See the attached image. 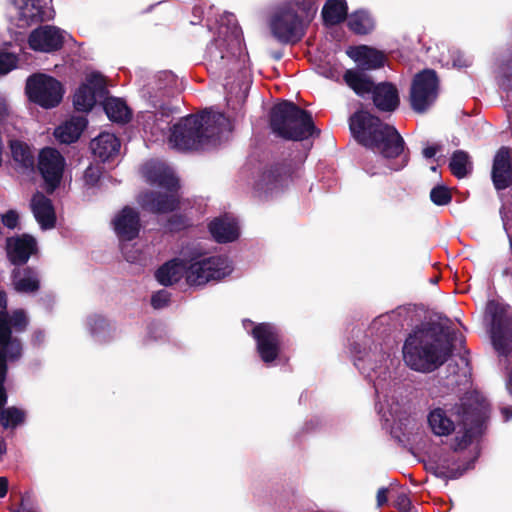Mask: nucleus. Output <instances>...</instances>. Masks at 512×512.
Here are the masks:
<instances>
[{"mask_svg": "<svg viewBox=\"0 0 512 512\" xmlns=\"http://www.w3.org/2000/svg\"><path fill=\"white\" fill-rule=\"evenodd\" d=\"M14 168L21 173L28 174L35 170V156L32 147L18 139H11L8 142Z\"/></svg>", "mask_w": 512, "mask_h": 512, "instance_id": "24", "label": "nucleus"}, {"mask_svg": "<svg viewBox=\"0 0 512 512\" xmlns=\"http://www.w3.org/2000/svg\"><path fill=\"white\" fill-rule=\"evenodd\" d=\"M6 381H0V409H2L8 401V393L5 387Z\"/></svg>", "mask_w": 512, "mask_h": 512, "instance_id": "50", "label": "nucleus"}, {"mask_svg": "<svg viewBox=\"0 0 512 512\" xmlns=\"http://www.w3.org/2000/svg\"><path fill=\"white\" fill-rule=\"evenodd\" d=\"M88 121L84 116H74L63 126L55 130L56 137L60 142L70 144L77 141L82 132L86 129Z\"/></svg>", "mask_w": 512, "mask_h": 512, "instance_id": "33", "label": "nucleus"}, {"mask_svg": "<svg viewBox=\"0 0 512 512\" xmlns=\"http://www.w3.org/2000/svg\"><path fill=\"white\" fill-rule=\"evenodd\" d=\"M29 494L25 493L21 496V501L19 504V508H10L11 512H37L36 509L32 505H28L27 501L29 498Z\"/></svg>", "mask_w": 512, "mask_h": 512, "instance_id": "47", "label": "nucleus"}, {"mask_svg": "<svg viewBox=\"0 0 512 512\" xmlns=\"http://www.w3.org/2000/svg\"><path fill=\"white\" fill-rule=\"evenodd\" d=\"M449 169L458 179L466 177L472 170L469 154L464 150L454 151L449 161Z\"/></svg>", "mask_w": 512, "mask_h": 512, "instance_id": "36", "label": "nucleus"}, {"mask_svg": "<svg viewBox=\"0 0 512 512\" xmlns=\"http://www.w3.org/2000/svg\"><path fill=\"white\" fill-rule=\"evenodd\" d=\"M191 226L190 219L183 214H173L167 219L166 228L170 232H179Z\"/></svg>", "mask_w": 512, "mask_h": 512, "instance_id": "41", "label": "nucleus"}, {"mask_svg": "<svg viewBox=\"0 0 512 512\" xmlns=\"http://www.w3.org/2000/svg\"><path fill=\"white\" fill-rule=\"evenodd\" d=\"M228 123L224 113L206 109L182 117L171 128L169 141L181 151L203 150L219 140Z\"/></svg>", "mask_w": 512, "mask_h": 512, "instance_id": "3", "label": "nucleus"}, {"mask_svg": "<svg viewBox=\"0 0 512 512\" xmlns=\"http://www.w3.org/2000/svg\"><path fill=\"white\" fill-rule=\"evenodd\" d=\"M112 224L120 241L136 239L142 227L139 212L130 206H124L115 215Z\"/></svg>", "mask_w": 512, "mask_h": 512, "instance_id": "17", "label": "nucleus"}, {"mask_svg": "<svg viewBox=\"0 0 512 512\" xmlns=\"http://www.w3.org/2000/svg\"><path fill=\"white\" fill-rule=\"evenodd\" d=\"M324 76L331 79V80H334V81H339V78H340V72L337 70V68H334V67H330L328 69H326L324 72H323Z\"/></svg>", "mask_w": 512, "mask_h": 512, "instance_id": "52", "label": "nucleus"}, {"mask_svg": "<svg viewBox=\"0 0 512 512\" xmlns=\"http://www.w3.org/2000/svg\"><path fill=\"white\" fill-rule=\"evenodd\" d=\"M11 280L18 293H35L40 288L38 273L29 266L15 267L11 273Z\"/></svg>", "mask_w": 512, "mask_h": 512, "instance_id": "27", "label": "nucleus"}, {"mask_svg": "<svg viewBox=\"0 0 512 512\" xmlns=\"http://www.w3.org/2000/svg\"><path fill=\"white\" fill-rule=\"evenodd\" d=\"M430 200L436 206H446L452 202V191L443 184L434 186L430 191Z\"/></svg>", "mask_w": 512, "mask_h": 512, "instance_id": "39", "label": "nucleus"}, {"mask_svg": "<svg viewBox=\"0 0 512 512\" xmlns=\"http://www.w3.org/2000/svg\"><path fill=\"white\" fill-rule=\"evenodd\" d=\"M0 319L8 327L9 339L8 345L11 350L23 353V343L20 338L13 336V332L22 333L26 331L29 325V319L23 309L8 311H0Z\"/></svg>", "mask_w": 512, "mask_h": 512, "instance_id": "21", "label": "nucleus"}, {"mask_svg": "<svg viewBox=\"0 0 512 512\" xmlns=\"http://www.w3.org/2000/svg\"><path fill=\"white\" fill-rule=\"evenodd\" d=\"M268 26L271 35L283 45H294L306 34V25L297 10L290 5L276 9L270 16Z\"/></svg>", "mask_w": 512, "mask_h": 512, "instance_id": "8", "label": "nucleus"}, {"mask_svg": "<svg viewBox=\"0 0 512 512\" xmlns=\"http://www.w3.org/2000/svg\"><path fill=\"white\" fill-rule=\"evenodd\" d=\"M37 251V242L32 235L24 233L6 239L7 258L15 267L24 266Z\"/></svg>", "mask_w": 512, "mask_h": 512, "instance_id": "16", "label": "nucleus"}, {"mask_svg": "<svg viewBox=\"0 0 512 512\" xmlns=\"http://www.w3.org/2000/svg\"><path fill=\"white\" fill-rule=\"evenodd\" d=\"M451 417L442 408H436L428 415L432 431L439 436H447L459 428L451 442L454 452L462 451L480 438L486 429L489 405L484 397L473 391L465 393L458 403L450 408Z\"/></svg>", "mask_w": 512, "mask_h": 512, "instance_id": "1", "label": "nucleus"}, {"mask_svg": "<svg viewBox=\"0 0 512 512\" xmlns=\"http://www.w3.org/2000/svg\"><path fill=\"white\" fill-rule=\"evenodd\" d=\"M440 149L441 147L439 145L427 146L423 149L422 154L425 158L430 159L433 158Z\"/></svg>", "mask_w": 512, "mask_h": 512, "instance_id": "49", "label": "nucleus"}, {"mask_svg": "<svg viewBox=\"0 0 512 512\" xmlns=\"http://www.w3.org/2000/svg\"><path fill=\"white\" fill-rule=\"evenodd\" d=\"M31 211L42 229H51L56 224V215L51 199L36 192L30 202Z\"/></svg>", "mask_w": 512, "mask_h": 512, "instance_id": "25", "label": "nucleus"}, {"mask_svg": "<svg viewBox=\"0 0 512 512\" xmlns=\"http://www.w3.org/2000/svg\"><path fill=\"white\" fill-rule=\"evenodd\" d=\"M171 301V293L165 289H161L151 296V306L154 309H162L167 307Z\"/></svg>", "mask_w": 512, "mask_h": 512, "instance_id": "43", "label": "nucleus"}, {"mask_svg": "<svg viewBox=\"0 0 512 512\" xmlns=\"http://www.w3.org/2000/svg\"><path fill=\"white\" fill-rule=\"evenodd\" d=\"M1 221L8 229H15L19 224V215L15 210H8L2 215Z\"/></svg>", "mask_w": 512, "mask_h": 512, "instance_id": "46", "label": "nucleus"}, {"mask_svg": "<svg viewBox=\"0 0 512 512\" xmlns=\"http://www.w3.org/2000/svg\"><path fill=\"white\" fill-rule=\"evenodd\" d=\"M348 55L357 64V69L365 72L382 68L387 60L384 52L366 45L355 47Z\"/></svg>", "mask_w": 512, "mask_h": 512, "instance_id": "23", "label": "nucleus"}, {"mask_svg": "<svg viewBox=\"0 0 512 512\" xmlns=\"http://www.w3.org/2000/svg\"><path fill=\"white\" fill-rule=\"evenodd\" d=\"M363 169L371 176L378 174V171L374 165H370L369 163L364 164Z\"/></svg>", "mask_w": 512, "mask_h": 512, "instance_id": "57", "label": "nucleus"}, {"mask_svg": "<svg viewBox=\"0 0 512 512\" xmlns=\"http://www.w3.org/2000/svg\"><path fill=\"white\" fill-rule=\"evenodd\" d=\"M9 332L8 327H6L5 323L0 319V342H3L5 346L8 345Z\"/></svg>", "mask_w": 512, "mask_h": 512, "instance_id": "51", "label": "nucleus"}, {"mask_svg": "<svg viewBox=\"0 0 512 512\" xmlns=\"http://www.w3.org/2000/svg\"><path fill=\"white\" fill-rule=\"evenodd\" d=\"M232 271L231 262L224 255L193 258L188 265L184 260L175 258L160 266L155 272V278L161 285L170 286L185 275L190 286H202L209 281H219Z\"/></svg>", "mask_w": 512, "mask_h": 512, "instance_id": "4", "label": "nucleus"}, {"mask_svg": "<svg viewBox=\"0 0 512 512\" xmlns=\"http://www.w3.org/2000/svg\"><path fill=\"white\" fill-rule=\"evenodd\" d=\"M45 334L42 330H36L32 335V343L34 345H40L44 341Z\"/></svg>", "mask_w": 512, "mask_h": 512, "instance_id": "53", "label": "nucleus"}, {"mask_svg": "<svg viewBox=\"0 0 512 512\" xmlns=\"http://www.w3.org/2000/svg\"><path fill=\"white\" fill-rule=\"evenodd\" d=\"M269 127L276 136L290 141L319 137L321 133L311 113L289 100H281L272 106Z\"/></svg>", "mask_w": 512, "mask_h": 512, "instance_id": "6", "label": "nucleus"}, {"mask_svg": "<svg viewBox=\"0 0 512 512\" xmlns=\"http://www.w3.org/2000/svg\"><path fill=\"white\" fill-rule=\"evenodd\" d=\"M208 229L218 243L233 242L239 236L237 223L227 218H215L209 223Z\"/></svg>", "mask_w": 512, "mask_h": 512, "instance_id": "30", "label": "nucleus"}, {"mask_svg": "<svg viewBox=\"0 0 512 512\" xmlns=\"http://www.w3.org/2000/svg\"><path fill=\"white\" fill-rule=\"evenodd\" d=\"M65 166L61 153L52 147L41 149L38 156L37 168L45 183L47 193H53L60 185Z\"/></svg>", "mask_w": 512, "mask_h": 512, "instance_id": "13", "label": "nucleus"}, {"mask_svg": "<svg viewBox=\"0 0 512 512\" xmlns=\"http://www.w3.org/2000/svg\"><path fill=\"white\" fill-rule=\"evenodd\" d=\"M491 179L496 190H505L512 185V150L509 147L502 146L496 152Z\"/></svg>", "mask_w": 512, "mask_h": 512, "instance_id": "19", "label": "nucleus"}, {"mask_svg": "<svg viewBox=\"0 0 512 512\" xmlns=\"http://www.w3.org/2000/svg\"><path fill=\"white\" fill-rule=\"evenodd\" d=\"M107 117L117 123H127L130 121L132 114L126 102L115 97H108L101 101Z\"/></svg>", "mask_w": 512, "mask_h": 512, "instance_id": "34", "label": "nucleus"}, {"mask_svg": "<svg viewBox=\"0 0 512 512\" xmlns=\"http://www.w3.org/2000/svg\"><path fill=\"white\" fill-rule=\"evenodd\" d=\"M393 507L397 509L398 512H409L412 507V503L405 492H398L393 500Z\"/></svg>", "mask_w": 512, "mask_h": 512, "instance_id": "45", "label": "nucleus"}, {"mask_svg": "<svg viewBox=\"0 0 512 512\" xmlns=\"http://www.w3.org/2000/svg\"><path fill=\"white\" fill-rule=\"evenodd\" d=\"M102 171L99 167L90 165L84 171V181L88 186H95L101 177Z\"/></svg>", "mask_w": 512, "mask_h": 512, "instance_id": "44", "label": "nucleus"}, {"mask_svg": "<svg viewBox=\"0 0 512 512\" xmlns=\"http://www.w3.org/2000/svg\"><path fill=\"white\" fill-rule=\"evenodd\" d=\"M485 319L489 320L490 338L499 356L512 353V312L509 305L489 300L485 308Z\"/></svg>", "mask_w": 512, "mask_h": 512, "instance_id": "7", "label": "nucleus"}, {"mask_svg": "<svg viewBox=\"0 0 512 512\" xmlns=\"http://www.w3.org/2000/svg\"><path fill=\"white\" fill-rule=\"evenodd\" d=\"M475 459L467 461L463 465H456V461L444 458L440 462L432 464L429 471L442 480L448 481L460 478L466 471L473 469Z\"/></svg>", "mask_w": 512, "mask_h": 512, "instance_id": "29", "label": "nucleus"}, {"mask_svg": "<svg viewBox=\"0 0 512 512\" xmlns=\"http://www.w3.org/2000/svg\"><path fill=\"white\" fill-rule=\"evenodd\" d=\"M271 56H272V58H273L274 60L279 61V60H281V59H282V57H283V52H282V51H280V50H278V51H273V52H271Z\"/></svg>", "mask_w": 512, "mask_h": 512, "instance_id": "60", "label": "nucleus"}, {"mask_svg": "<svg viewBox=\"0 0 512 512\" xmlns=\"http://www.w3.org/2000/svg\"><path fill=\"white\" fill-rule=\"evenodd\" d=\"M121 147L120 140L112 133L103 132L90 142L93 155L105 163L118 155Z\"/></svg>", "mask_w": 512, "mask_h": 512, "instance_id": "26", "label": "nucleus"}, {"mask_svg": "<svg viewBox=\"0 0 512 512\" xmlns=\"http://www.w3.org/2000/svg\"><path fill=\"white\" fill-rule=\"evenodd\" d=\"M25 91L31 102L45 109L58 106L65 92L64 86L59 80L42 73L28 77Z\"/></svg>", "mask_w": 512, "mask_h": 512, "instance_id": "9", "label": "nucleus"}, {"mask_svg": "<svg viewBox=\"0 0 512 512\" xmlns=\"http://www.w3.org/2000/svg\"><path fill=\"white\" fill-rule=\"evenodd\" d=\"M18 58L9 52H0V75H5L16 68Z\"/></svg>", "mask_w": 512, "mask_h": 512, "instance_id": "42", "label": "nucleus"}, {"mask_svg": "<svg viewBox=\"0 0 512 512\" xmlns=\"http://www.w3.org/2000/svg\"><path fill=\"white\" fill-rule=\"evenodd\" d=\"M321 16L326 27L336 26L344 22L348 16L346 0H327L323 5Z\"/></svg>", "mask_w": 512, "mask_h": 512, "instance_id": "32", "label": "nucleus"}, {"mask_svg": "<svg viewBox=\"0 0 512 512\" xmlns=\"http://www.w3.org/2000/svg\"><path fill=\"white\" fill-rule=\"evenodd\" d=\"M23 356V353L11 350L0 342V381H6L8 374V362H17Z\"/></svg>", "mask_w": 512, "mask_h": 512, "instance_id": "38", "label": "nucleus"}, {"mask_svg": "<svg viewBox=\"0 0 512 512\" xmlns=\"http://www.w3.org/2000/svg\"><path fill=\"white\" fill-rule=\"evenodd\" d=\"M388 488L382 487L377 491L376 501L377 507L380 508L388 502Z\"/></svg>", "mask_w": 512, "mask_h": 512, "instance_id": "48", "label": "nucleus"}, {"mask_svg": "<svg viewBox=\"0 0 512 512\" xmlns=\"http://www.w3.org/2000/svg\"><path fill=\"white\" fill-rule=\"evenodd\" d=\"M406 164H407V160H405V161H404V163H403L400 167L396 168L395 170H398V169H400V168H402V167L406 166Z\"/></svg>", "mask_w": 512, "mask_h": 512, "instance_id": "61", "label": "nucleus"}, {"mask_svg": "<svg viewBox=\"0 0 512 512\" xmlns=\"http://www.w3.org/2000/svg\"><path fill=\"white\" fill-rule=\"evenodd\" d=\"M90 325L93 327V326H98L100 328H103L107 325L106 323V320L101 317V316H94L92 318H90Z\"/></svg>", "mask_w": 512, "mask_h": 512, "instance_id": "55", "label": "nucleus"}, {"mask_svg": "<svg viewBox=\"0 0 512 512\" xmlns=\"http://www.w3.org/2000/svg\"><path fill=\"white\" fill-rule=\"evenodd\" d=\"M147 178L151 184L158 185L167 192H178L180 189L179 179L174 173L164 166H152L147 170Z\"/></svg>", "mask_w": 512, "mask_h": 512, "instance_id": "31", "label": "nucleus"}, {"mask_svg": "<svg viewBox=\"0 0 512 512\" xmlns=\"http://www.w3.org/2000/svg\"><path fill=\"white\" fill-rule=\"evenodd\" d=\"M345 84L360 97H365L372 93L376 83L367 72L362 69H347L343 74Z\"/></svg>", "mask_w": 512, "mask_h": 512, "instance_id": "28", "label": "nucleus"}, {"mask_svg": "<svg viewBox=\"0 0 512 512\" xmlns=\"http://www.w3.org/2000/svg\"><path fill=\"white\" fill-rule=\"evenodd\" d=\"M225 39L217 38L207 47V55L211 63L219 65L228 57L227 51H224Z\"/></svg>", "mask_w": 512, "mask_h": 512, "instance_id": "40", "label": "nucleus"}, {"mask_svg": "<svg viewBox=\"0 0 512 512\" xmlns=\"http://www.w3.org/2000/svg\"><path fill=\"white\" fill-rule=\"evenodd\" d=\"M26 420V412L16 406L3 407L0 409V426L4 429H15Z\"/></svg>", "mask_w": 512, "mask_h": 512, "instance_id": "37", "label": "nucleus"}, {"mask_svg": "<svg viewBox=\"0 0 512 512\" xmlns=\"http://www.w3.org/2000/svg\"><path fill=\"white\" fill-rule=\"evenodd\" d=\"M439 78L435 70L424 69L413 77L409 101L411 109L419 114L426 113L439 95Z\"/></svg>", "mask_w": 512, "mask_h": 512, "instance_id": "10", "label": "nucleus"}, {"mask_svg": "<svg viewBox=\"0 0 512 512\" xmlns=\"http://www.w3.org/2000/svg\"><path fill=\"white\" fill-rule=\"evenodd\" d=\"M251 336L256 343V352L266 366L272 365L280 358L284 336L279 327L270 322L257 323L251 331Z\"/></svg>", "mask_w": 512, "mask_h": 512, "instance_id": "11", "label": "nucleus"}, {"mask_svg": "<svg viewBox=\"0 0 512 512\" xmlns=\"http://www.w3.org/2000/svg\"><path fill=\"white\" fill-rule=\"evenodd\" d=\"M162 78L168 80V81H171V82H174V75L171 74V73H167V72H163L159 75V81L162 80Z\"/></svg>", "mask_w": 512, "mask_h": 512, "instance_id": "59", "label": "nucleus"}, {"mask_svg": "<svg viewBox=\"0 0 512 512\" xmlns=\"http://www.w3.org/2000/svg\"><path fill=\"white\" fill-rule=\"evenodd\" d=\"M141 207L153 214H165L180 208L178 192L147 191L140 196Z\"/></svg>", "mask_w": 512, "mask_h": 512, "instance_id": "18", "label": "nucleus"}, {"mask_svg": "<svg viewBox=\"0 0 512 512\" xmlns=\"http://www.w3.org/2000/svg\"><path fill=\"white\" fill-rule=\"evenodd\" d=\"M108 89L106 80L99 72H92L86 76L73 95L74 108L79 112H89L97 102L106 98Z\"/></svg>", "mask_w": 512, "mask_h": 512, "instance_id": "12", "label": "nucleus"}, {"mask_svg": "<svg viewBox=\"0 0 512 512\" xmlns=\"http://www.w3.org/2000/svg\"><path fill=\"white\" fill-rule=\"evenodd\" d=\"M28 45L37 52H56L63 47L64 36L58 27L51 25L39 26L29 34Z\"/></svg>", "mask_w": 512, "mask_h": 512, "instance_id": "15", "label": "nucleus"}, {"mask_svg": "<svg viewBox=\"0 0 512 512\" xmlns=\"http://www.w3.org/2000/svg\"><path fill=\"white\" fill-rule=\"evenodd\" d=\"M370 95L374 106L381 112H394L400 105L398 88L392 82L376 83Z\"/></svg>", "mask_w": 512, "mask_h": 512, "instance_id": "22", "label": "nucleus"}, {"mask_svg": "<svg viewBox=\"0 0 512 512\" xmlns=\"http://www.w3.org/2000/svg\"><path fill=\"white\" fill-rule=\"evenodd\" d=\"M294 172L295 166L292 159L270 163L263 170L257 186L264 192L284 188L292 181Z\"/></svg>", "mask_w": 512, "mask_h": 512, "instance_id": "14", "label": "nucleus"}, {"mask_svg": "<svg viewBox=\"0 0 512 512\" xmlns=\"http://www.w3.org/2000/svg\"><path fill=\"white\" fill-rule=\"evenodd\" d=\"M0 311H7V294L4 290L0 291Z\"/></svg>", "mask_w": 512, "mask_h": 512, "instance_id": "56", "label": "nucleus"}, {"mask_svg": "<svg viewBox=\"0 0 512 512\" xmlns=\"http://www.w3.org/2000/svg\"><path fill=\"white\" fill-rule=\"evenodd\" d=\"M9 482L6 477H0V498H4L8 492Z\"/></svg>", "mask_w": 512, "mask_h": 512, "instance_id": "54", "label": "nucleus"}, {"mask_svg": "<svg viewBox=\"0 0 512 512\" xmlns=\"http://www.w3.org/2000/svg\"><path fill=\"white\" fill-rule=\"evenodd\" d=\"M17 8V26L29 27L48 19L47 11L41 0H13Z\"/></svg>", "mask_w": 512, "mask_h": 512, "instance_id": "20", "label": "nucleus"}, {"mask_svg": "<svg viewBox=\"0 0 512 512\" xmlns=\"http://www.w3.org/2000/svg\"><path fill=\"white\" fill-rule=\"evenodd\" d=\"M444 327L436 323H426L417 326L406 338L403 345V359L406 365L414 371L431 373L440 368L452 356L454 341L464 337L458 331L446 334L447 343L441 344L440 336Z\"/></svg>", "mask_w": 512, "mask_h": 512, "instance_id": "2", "label": "nucleus"}, {"mask_svg": "<svg viewBox=\"0 0 512 512\" xmlns=\"http://www.w3.org/2000/svg\"><path fill=\"white\" fill-rule=\"evenodd\" d=\"M347 26L354 34L366 35L374 29V21L369 13L358 10L348 17Z\"/></svg>", "mask_w": 512, "mask_h": 512, "instance_id": "35", "label": "nucleus"}, {"mask_svg": "<svg viewBox=\"0 0 512 512\" xmlns=\"http://www.w3.org/2000/svg\"><path fill=\"white\" fill-rule=\"evenodd\" d=\"M501 413L504 416L505 420H510L512 418V406L502 408Z\"/></svg>", "mask_w": 512, "mask_h": 512, "instance_id": "58", "label": "nucleus"}, {"mask_svg": "<svg viewBox=\"0 0 512 512\" xmlns=\"http://www.w3.org/2000/svg\"><path fill=\"white\" fill-rule=\"evenodd\" d=\"M354 139L362 146L379 153L386 159L399 157L405 141L397 129L365 110H358L349 118Z\"/></svg>", "mask_w": 512, "mask_h": 512, "instance_id": "5", "label": "nucleus"}]
</instances>
